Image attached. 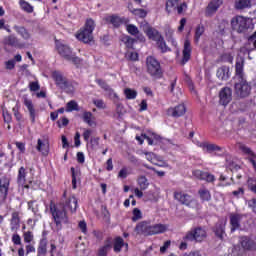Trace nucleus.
Masks as SVG:
<instances>
[{"instance_id":"a18cd8bd","label":"nucleus","mask_w":256,"mask_h":256,"mask_svg":"<svg viewBox=\"0 0 256 256\" xmlns=\"http://www.w3.org/2000/svg\"><path fill=\"white\" fill-rule=\"evenodd\" d=\"M205 33V27L199 25L196 28L195 32V42L199 43V39H201V36Z\"/></svg>"},{"instance_id":"4be33fe9","label":"nucleus","mask_w":256,"mask_h":256,"mask_svg":"<svg viewBox=\"0 0 256 256\" xmlns=\"http://www.w3.org/2000/svg\"><path fill=\"white\" fill-rule=\"evenodd\" d=\"M82 120L84 121V123H87L89 127H97V120L91 112H83Z\"/></svg>"},{"instance_id":"58836bf2","label":"nucleus","mask_w":256,"mask_h":256,"mask_svg":"<svg viewBox=\"0 0 256 256\" xmlns=\"http://www.w3.org/2000/svg\"><path fill=\"white\" fill-rule=\"evenodd\" d=\"M158 48L161 50L162 53H167L169 51V47H167V43H165V39L163 36L156 41Z\"/></svg>"},{"instance_id":"c756f323","label":"nucleus","mask_w":256,"mask_h":256,"mask_svg":"<svg viewBox=\"0 0 256 256\" xmlns=\"http://www.w3.org/2000/svg\"><path fill=\"white\" fill-rule=\"evenodd\" d=\"M251 6V0H238L235 2V9H237V11L251 9Z\"/></svg>"},{"instance_id":"f3484780","label":"nucleus","mask_w":256,"mask_h":256,"mask_svg":"<svg viewBox=\"0 0 256 256\" xmlns=\"http://www.w3.org/2000/svg\"><path fill=\"white\" fill-rule=\"evenodd\" d=\"M237 147L239 151H241L244 155H247V157H250V162L252 163L253 167H256L255 160L253 159L255 157V153H253L251 149L243 143H238Z\"/></svg>"},{"instance_id":"a19ab883","label":"nucleus","mask_w":256,"mask_h":256,"mask_svg":"<svg viewBox=\"0 0 256 256\" xmlns=\"http://www.w3.org/2000/svg\"><path fill=\"white\" fill-rule=\"evenodd\" d=\"M125 243L123 242V238L118 237L114 241V251L115 253H119L121 251V247H123Z\"/></svg>"},{"instance_id":"1a4fd4ad","label":"nucleus","mask_w":256,"mask_h":256,"mask_svg":"<svg viewBox=\"0 0 256 256\" xmlns=\"http://www.w3.org/2000/svg\"><path fill=\"white\" fill-rule=\"evenodd\" d=\"M207 239V230L205 228L197 227L189 232L184 237V241H196V243H202Z\"/></svg>"},{"instance_id":"a211bd4d","label":"nucleus","mask_w":256,"mask_h":256,"mask_svg":"<svg viewBox=\"0 0 256 256\" xmlns=\"http://www.w3.org/2000/svg\"><path fill=\"white\" fill-rule=\"evenodd\" d=\"M19 227H21V219L19 218V212H13L12 218L10 220V229L13 233L19 231Z\"/></svg>"},{"instance_id":"49530a36","label":"nucleus","mask_w":256,"mask_h":256,"mask_svg":"<svg viewBox=\"0 0 256 256\" xmlns=\"http://www.w3.org/2000/svg\"><path fill=\"white\" fill-rule=\"evenodd\" d=\"M233 90L230 87H224L219 92V97H231Z\"/></svg>"},{"instance_id":"9b49d317","label":"nucleus","mask_w":256,"mask_h":256,"mask_svg":"<svg viewBox=\"0 0 256 256\" xmlns=\"http://www.w3.org/2000/svg\"><path fill=\"white\" fill-rule=\"evenodd\" d=\"M27 173L28 171L25 167H21L18 171L17 183L21 189H29L31 183H33L31 179L27 178Z\"/></svg>"},{"instance_id":"864d4df0","label":"nucleus","mask_w":256,"mask_h":256,"mask_svg":"<svg viewBox=\"0 0 256 256\" xmlns=\"http://www.w3.org/2000/svg\"><path fill=\"white\" fill-rule=\"evenodd\" d=\"M141 217H142L141 210H139L138 208H135L133 210L132 221H139V219H141Z\"/></svg>"},{"instance_id":"a878e982","label":"nucleus","mask_w":256,"mask_h":256,"mask_svg":"<svg viewBox=\"0 0 256 256\" xmlns=\"http://www.w3.org/2000/svg\"><path fill=\"white\" fill-rule=\"evenodd\" d=\"M218 79H221L222 81H227L231 75L229 74V67L228 66H221L218 68L216 73Z\"/></svg>"},{"instance_id":"2eb2a0df","label":"nucleus","mask_w":256,"mask_h":256,"mask_svg":"<svg viewBox=\"0 0 256 256\" xmlns=\"http://www.w3.org/2000/svg\"><path fill=\"white\" fill-rule=\"evenodd\" d=\"M193 175L201 181H207V183H213V181H215V176L213 174L201 170H194Z\"/></svg>"},{"instance_id":"3c124183","label":"nucleus","mask_w":256,"mask_h":256,"mask_svg":"<svg viewBox=\"0 0 256 256\" xmlns=\"http://www.w3.org/2000/svg\"><path fill=\"white\" fill-rule=\"evenodd\" d=\"M176 9L178 15H183V13H185V11H187V2H183L180 5L176 6Z\"/></svg>"},{"instance_id":"4468645a","label":"nucleus","mask_w":256,"mask_h":256,"mask_svg":"<svg viewBox=\"0 0 256 256\" xmlns=\"http://www.w3.org/2000/svg\"><path fill=\"white\" fill-rule=\"evenodd\" d=\"M36 149L41 155L47 157V155H49V140H47V138H39L37 140Z\"/></svg>"},{"instance_id":"412c9836","label":"nucleus","mask_w":256,"mask_h":256,"mask_svg":"<svg viewBox=\"0 0 256 256\" xmlns=\"http://www.w3.org/2000/svg\"><path fill=\"white\" fill-rule=\"evenodd\" d=\"M191 42L189 40H185L184 42V49H183V58H182V65H185L187 61L191 59Z\"/></svg>"},{"instance_id":"bb28decb","label":"nucleus","mask_w":256,"mask_h":256,"mask_svg":"<svg viewBox=\"0 0 256 256\" xmlns=\"http://www.w3.org/2000/svg\"><path fill=\"white\" fill-rule=\"evenodd\" d=\"M4 45H8V47H21L19 43V39L14 35H10L4 38L3 40Z\"/></svg>"},{"instance_id":"bf43d9fd","label":"nucleus","mask_w":256,"mask_h":256,"mask_svg":"<svg viewBox=\"0 0 256 256\" xmlns=\"http://www.w3.org/2000/svg\"><path fill=\"white\" fill-rule=\"evenodd\" d=\"M124 94L126 97H137V91L131 90L130 88L125 89Z\"/></svg>"},{"instance_id":"423d86ee","label":"nucleus","mask_w":256,"mask_h":256,"mask_svg":"<svg viewBox=\"0 0 256 256\" xmlns=\"http://www.w3.org/2000/svg\"><path fill=\"white\" fill-rule=\"evenodd\" d=\"M52 77L59 89H62V91H65V93H68V95H71L75 91V86L61 72L54 71L52 73Z\"/></svg>"},{"instance_id":"e433bc0d","label":"nucleus","mask_w":256,"mask_h":256,"mask_svg":"<svg viewBox=\"0 0 256 256\" xmlns=\"http://www.w3.org/2000/svg\"><path fill=\"white\" fill-rule=\"evenodd\" d=\"M19 5L21 7V10L25 11V13H33V6H31V4H29V2H27L25 0H20Z\"/></svg>"},{"instance_id":"de8ad7c7","label":"nucleus","mask_w":256,"mask_h":256,"mask_svg":"<svg viewBox=\"0 0 256 256\" xmlns=\"http://www.w3.org/2000/svg\"><path fill=\"white\" fill-rule=\"evenodd\" d=\"M66 111L71 113V111H79V105L75 101H70L67 103Z\"/></svg>"},{"instance_id":"052dcab7","label":"nucleus","mask_w":256,"mask_h":256,"mask_svg":"<svg viewBox=\"0 0 256 256\" xmlns=\"http://www.w3.org/2000/svg\"><path fill=\"white\" fill-rule=\"evenodd\" d=\"M78 227L84 235H87V223L85 221H80Z\"/></svg>"},{"instance_id":"f257e3e1","label":"nucleus","mask_w":256,"mask_h":256,"mask_svg":"<svg viewBox=\"0 0 256 256\" xmlns=\"http://www.w3.org/2000/svg\"><path fill=\"white\" fill-rule=\"evenodd\" d=\"M243 65H245V60L240 58L236 61L235 71L238 82L235 84V91L240 97H249L251 93V86L247 84V80L244 78Z\"/></svg>"},{"instance_id":"6e6552de","label":"nucleus","mask_w":256,"mask_h":256,"mask_svg":"<svg viewBox=\"0 0 256 256\" xmlns=\"http://www.w3.org/2000/svg\"><path fill=\"white\" fill-rule=\"evenodd\" d=\"M146 67H147V73H149L151 77H156L157 79H159L161 75H163L161 64L153 56H148L146 58Z\"/></svg>"},{"instance_id":"c85d7f7f","label":"nucleus","mask_w":256,"mask_h":256,"mask_svg":"<svg viewBox=\"0 0 256 256\" xmlns=\"http://www.w3.org/2000/svg\"><path fill=\"white\" fill-rule=\"evenodd\" d=\"M145 33L147 34V36L149 37V39H152V41H158L159 39H161L163 36L159 33V31H157L154 28L148 27L145 30Z\"/></svg>"},{"instance_id":"f704fd0d","label":"nucleus","mask_w":256,"mask_h":256,"mask_svg":"<svg viewBox=\"0 0 256 256\" xmlns=\"http://www.w3.org/2000/svg\"><path fill=\"white\" fill-rule=\"evenodd\" d=\"M215 235L220 239H223V235H225V222H219L216 224Z\"/></svg>"},{"instance_id":"c9c22d12","label":"nucleus","mask_w":256,"mask_h":256,"mask_svg":"<svg viewBox=\"0 0 256 256\" xmlns=\"http://www.w3.org/2000/svg\"><path fill=\"white\" fill-rule=\"evenodd\" d=\"M106 21L108 23H111V25H113L114 27H119L123 23V20H121V17L115 16V15L108 16L106 18Z\"/></svg>"},{"instance_id":"ddd939ff","label":"nucleus","mask_w":256,"mask_h":256,"mask_svg":"<svg viewBox=\"0 0 256 256\" xmlns=\"http://www.w3.org/2000/svg\"><path fill=\"white\" fill-rule=\"evenodd\" d=\"M185 113H187V106L185 105V103H180L175 107H171L168 109V114L176 118L183 117Z\"/></svg>"},{"instance_id":"79ce46f5","label":"nucleus","mask_w":256,"mask_h":256,"mask_svg":"<svg viewBox=\"0 0 256 256\" xmlns=\"http://www.w3.org/2000/svg\"><path fill=\"white\" fill-rule=\"evenodd\" d=\"M111 249V242L108 241L105 243L103 247L99 249L98 255L99 256H107L108 251Z\"/></svg>"},{"instance_id":"9d476101","label":"nucleus","mask_w":256,"mask_h":256,"mask_svg":"<svg viewBox=\"0 0 256 256\" xmlns=\"http://www.w3.org/2000/svg\"><path fill=\"white\" fill-rule=\"evenodd\" d=\"M174 199L182 205H186L187 207H197V200L183 192H174Z\"/></svg>"},{"instance_id":"e2e57ef3","label":"nucleus","mask_w":256,"mask_h":256,"mask_svg":"<svg viewBox=\"0 0 256 256\" xmlns=\"http://www.w3.org/2000/svg\"><path fill=\"white\" fill-rule=\"evenodd\" d=\"M94 105L98 107V109H105L106 105L101 99L94 100Z\"/></svg>"},{"instance_id":"603ef678","label":"nucleus","mask_w":256,"mask_h":256,"mask_svg":"<svg viewBox=\"0 0 256 256\" xmlns=\"http://www.w3.org/2000/svg\"><path fill=\"white\" fill-rule=\"evenodd\" d=\"M179 5V0H168L166 3V11H169V7H176Z\"/></svg>"},{"instance_id":"20e7f679","label":"nucleus","mask_w":256,"mask_h":256,"mask_svg":"<svg viewBox=\"0 0 256 256\" xmlns=\"http://www.w3.org/2000/svg\"><path fill=\"white\" fill-rule=\"evenodd\" d=\"M93 31H95V21L87 19L84 27L76 34V38L82 43H91L93 41Z\"/></svg>"},{"instance_id":"393cba45","label":"nucleus","mask_w":256,"mask_h":256,"mask_svg":"<svg viewBox=\"0 0 256 256\" xmlns=\"http://www.w3.org/2000/svg\"><path fill=\"white\" fill-rule=\"evenodd\" d=\"M126 30L130 35H133L134 37H137L140 41H145V37H143V34H140L139 28L133 24H128L126 26Z\"/></svg>"},{"instance_id":"c03bdc74","label":"nucleus","mask_w":256,"mask_h":256,"mask_svg":"<svg viewBox=\"0 0 256 256\" xmlns=\"http://www.w3.org/2000/svg\"><path fill=\"white\" fill-rule=\"evenodd\" d=\"M131 14L135 15L136 17H140L141 19H145V17H147V11H145V9L131 10Z\"/></svg>"},{"instance_id":"774afa93","label":"nucleus","mask_w":256,"mask_h":256,"mask_svg":"<svg viewBox=\"0 0 256 256\" xmlns=\"http://www.w3.org/2000/svg\"><path fill=\"white\" fill-rule=\"evenodd\" d=\"M248 187L252 193H256V185L253 184V179H248Z\"/></svg>"},{"instance_id":"ea45409f","label":"nucleus","mask_w":256,"mask_h":256,"mask_svg":"<svg viewBox=\"0 0 256 256\" xmlns=\"http://www.w3.org/2000/svg\"><path fill=\"white\" fill-rule=\"evenodd\" d=\"M200 199L203 201H211V193L209 190L202 188L199 190Z\"/></svg>"},{"instance_id":"09e8293b","label":"nucleus","mask_w":256,"mask_h":256,"mask_svg":"<svg viewBox=\"0 0 256 256\" xmlns=\"http://www.w3.org/2000/svg\"><path fill=\"white\" fill-rule=\"evenodd\" d=\"M122 41L126 45V47H128V49H132L133 43H135V40L131 38V36H123Z\"/></svg>"},{"instance_id":"6ab92c4d","label":"nucleus","mask_w":256,"mask_h":256,"mask_svg":"<svg viewBox=\"0 0 256 256\" xmlns=\"http://www.w3.org/2000/svg\"><path fill=\"white\" fill-rule=\"evenodd\" d=\"M243 219V215L240 214H232L230 216V225H231V231H236V229H239L241 227V221Z\"/></svg>"},{"instance_id":"5701e85b","label":"nucleus","mask_w":256,"mask_h":256,"mask_svg":"<svg viewBox=\"0 0 256 256\" xmlns=\"http://www.w3.org/2000/svg\"><path fill=\"white\" fill-rule=\"evenodd\" d=\"M13 29L20 35V37H22V39H24V41H29V39H31V33H29L27 28L15 25Z\"/></svg>"},{"instance_id":"4d7b16f0","label":"nucleus","mask_w":256,"mask_h":256,"mask_svg":"<svg viewBox=\"0 0 256 256\" xmlns=\"http://www.w3.org/2000/svg\"><path fill=\"white\" fill-rule=\"evenodd\" d=\"M126 57L130 61H137V59H139V54H137L136 52H128L126 54Z\"/></svg>"},{"instance_id":"5fc2aeb1","label":"nucleus","mask_w":256,"mask_h":256,"mask_svg":"<svg viewBox=\"0 0 256 256\" xmlns=\"http://www.w3.org/2000/svg\"><path fill=\"white\" fill-rule=\"evenodd\" d=\"M91 135H93V130L84 129L83 138H84V141H86V143H89V138L91 137Z\"/></svg>"},{"instance_id":"7ed1b4c3","label":"nucleus","mask_w":256,"mask_h":256,"mask_svg":"<svg viewBox=\"0 0 256 256\" xmlns=\"http://www.w3.org/2000/svg\"><path fill=\"white\" fill-rule=\"evenodd\" d=\"M135 231L138 233V235H157L159 233H165V231H167V225H151L147 222H141L136 226Z\"/></svg>"},{"instance_id":"2f4dec72","label":"nucleus","mask_w":256,"mask_h":256,"mask_svg":"<svg viewBox=\"0 0 256 256\" xmlns=\"http://www.w3.org/2000/svg\"><path fill=\"white\" fill-rule=\"evenodd\" d=\"M96 83H98V85H100V87L104 89V91H107L110 97H117V94H115V92L112 91L111 87L108 86L106 81L98 79L96 80Z\"/></svg>"},{"instance_id":"b1692460","label":"nucleus","mask_w":256,"mask_h":256,"mask_svg":"<svg viewBox=\"0 0 256 256\" xmlns=\"http://www.w3.org/2000/svg\"><path fill=\"white\" fill-rule=\"evenodd\" d=\"M146 141H148V145H157V143H159L161 136L155 134V132L152 131H148L145 135H144Z\"/></svg>"},{"instance_id":"7c9ffc66","label":"nucleus","mask_w":256,"mask_h":256,"mask_svg":"<svg viewBox=\"0 0 256 256\" xmlns=\"http://www.w3.org/2000/svg\"><path fill=\"white\" fill-rule=\"evenodd\" d=\"M240 243L243 249H255V242L247 237H241Z\"/></svg>"},{"instance_id":"f03ea898","label":"nucleus","mask_w":256,"mask_h":256,"mask_svg":"<svg viewBox=\"0 0 256 256\" xmlns=\"http://www.w3.org/2000/svg\"><path fill=\"white\" fill-rule=\"evenodd\" d=\"M50 211L58 231L63 229V225H69V217L63 204L50 205Z\"/></svg>"},{"instance_id":"13d9d810","label":"nucleus","mask_w":256,"mask_h":256,"mask_svg":"<svg viewBox=\"0 0 256 256\" xmlns=\"http://www.w3.org/2000/svg\"><path fill=\"white\" fill-rule=\"evenodd\" d=\"M90 147L91 149H96L97 147H99V137L90 139Z\"/></svg>"},{"instance_id":"8fccbe9b","label":"nucleus","mask_w":256,"mask_h":256,"mask_svg":"<svg viewBox=\"0 0 256 256\" xmlns=\"http://www.w3.org/2000/svg\"><path fill=\"white\" fill-rule=\"evenodd\" d=\"M185 81H186L188 88L190 89L192 95H197V91H195V86L193 85V81L191 80V77L186 76Z\"/></svg>"},{"instance_id":"338daca9","label":"nucleus","mask_w":256,"mask_h":256,"mask_svg":"<svg viewBox=\"0 0 256 256\" xmlns=\"http://www.w3.org/2000/svg\"><path fill=\"white\" fill-rule=\"evenodd\" d=\"M219 102H220V105H223L225 107V105H227L231 102V98L230 97H221Z\"/></svg>"},{"instance_id":"37998d69","label":"nucleus","mask_w":256,"mask_h":256,"mask_svg":"<svg viewBox=\"0 0 256 256\" xmlns=\"http://www.w3.org/2000/svg\"><path fill=\"white\" fill-rule=\"evenodd\" d=\"M131 175V170L127 167H123L119 173H118V178L119 179H127Z\"/></svg>"},{"instance_id":"dca6fc26","label":"nucleus","mask_w":256,"mask_h":256,"mask_svg":"<svg viewBox=\"0 0 256 256\" xmlns=\"http://www.w3.org/2000/svg\"><path fill=\"white\" fill-rule=\"evenodd\" d=\"M63 207L66 211H70V213H75V211H77V208L79 207V205L77 204V198L75 196H71L66 200L65 204H63Z\"/></svg>"},{"instance_id":"680f3d73","label":"nucleus","mask_w":256,"mask_h":256,"mask_svg":"<svg viewBox=\"0 0 256 256\" xmlns=\"http://www.w3.org/2000/svg\"><path fill=\"white\" fill-rule=\"evenodd\" d=\"M33 241V233L32 232H25L24 233V242L31 243Z\"/></svg>"},{"instance_id":"0e129e2a","label":"nucleus","mask_w":256,"mask_h":256,"mask_svg":"<svg viewBox=\"0 0 256 256\" xmlns=\"http://www.w3.org/2000/svg\"><path fill=\"white\" fill-rule=\"evenodd\" d=\"M12 242L14 245H21V236H19V234H14L12 236Z\"/></svg>"},{"instance_id":"f8f14e48","label":"nucleus","mask_w":256,"mask_h":256,"mask_svg":"<svg viewBox=\"0 0 256 256\" xmlns=\"http://www.w3.org/2000/svg\"><path fill=\"white\" fill-rule=\"evenodd\" d=\"M9 185H11L10 176L0 177V203H3L7 199V193H9Z\"/></svg>"},{"instance_id":"4c0bfd02","label":"nucleus","mask_w":256,"mask_h":256,"mask_svg":"<svg viewBox=\"0 0 256 256\" xmlns=\"http://www.w3.org/2000/svg\"><path fill=\"white\" fill-rule=\"evenodd\" d=\"M139 155H145L147 161H150V163H154V165H157V162H155L157 161V155H155L154 153L142 151L139 152Z\"/></svg>"},{"instance_id":"cd10ccee","label":"nucleus","mask_w":256,"mask_h":256,"mask_svg":"<svg viewBox=\"0 0 256 256\" xmlns=\"http://www.w3.org/2000/svg\"><path fill=\"white\" fill-rule=\"evenodd\" d=\"M199 147L203 149V151H207V153H213L215 151H221V147L215 144H209L207 142H202L199 144Z\"/></svg>"},{"instance_id":"aec40b11","label":"nucleus","mask_w":256,"mask_h":256,"mask_svg":"<svg viewBox=\"0 0 256 256\" xmlns=\"http://www.w3.org/2000/svg\"><path fill=\"white\" fill-rule=\"evenodd\" d=\"M221 1L220 0H212L206 9V16L207 17H211V15H213V13L217 12V9H219V7H221Z\"/></svg>"},{"instance_id":"72a5a7b5","label":"nucleus","mask_w":256,"mask_h":256,"mask_svg":"<svg viewBox=\"0 0 256 256\" xmlns=\"http://www.w3.org/2000/svg\"><path fill=\"white\" fill-rule=\"evenodd\" d=\"M24 105H26V107L30 113L31 121L33 123H35V108H33V102H31V100L25 98Z\"/></svg>"},{"instance_id":"0eeeda50","label":"nucleus","mask_w":256,"mask_h":256,"mask_svg":"<svg viewBox=\"0 0 256 256\" xmlns=\"http://www.w3.org/2000/svg\"><path fill=\"white\" fill-rule=\"evenodd\" d=\"M251 25V20L244 16H235L231 19V27L236 33H247Z\"/></svg>"},{"instance_id":"39448f33","label":"nucleus","mask_w":256,"mask_h":256,"mask_svg":"<svg viewBox=\"0 0 256 256\" xmlns=\"http://www.w3.org/2000/svg\"><path fill=\"white\" fill-rule=\"evenodd\" d=\"M56 49L59 55H61L63 59H66V61H70L74 65H79L81 63V59L73 54L71 47L62 41L56 40Z\"/></svg>"},{"instance_id":"69168bd1","label":"nucleus","mask_w":256,"mask_h":256,"mask_svg":"<svg viewBox=\"0 0 256 256\" xmlns=\"http://www.w3.org/2000/svg\"><path fill=\"white\" fill-rule=\"evenodd\" d=\"M30 91H39V82H30Z\"/></svg>"},{"instance_id":"6e6d98bb","label":"nucleus","mask_w":256,"mask_h":256,"mask_svg":"<svg viewBox=\"0 0 256 256\" xmlns=\"http://www.w3.org/2000/svg\"><path fill=\"white\" fill-rule=\"evenodd\" d=\"M72 173V187L73 189H77V174L75 173V168H71Z\"/></svg>"},{"instance_id":"473e14b6","label":"nucleus","mask_w":256,"mask_h":256,"mask_svg":"<svg viewBox=\"0 0 256 256\" xmlns=\"http://www.w3.org/2000/svg\"><path fill=\"white\" fill-rule=\"evenodd\" d=\"M137 185L141 189V191H145L149 189V180H147V177L145 176H139L137 178Z\"/></svg>"}]
</instances>
